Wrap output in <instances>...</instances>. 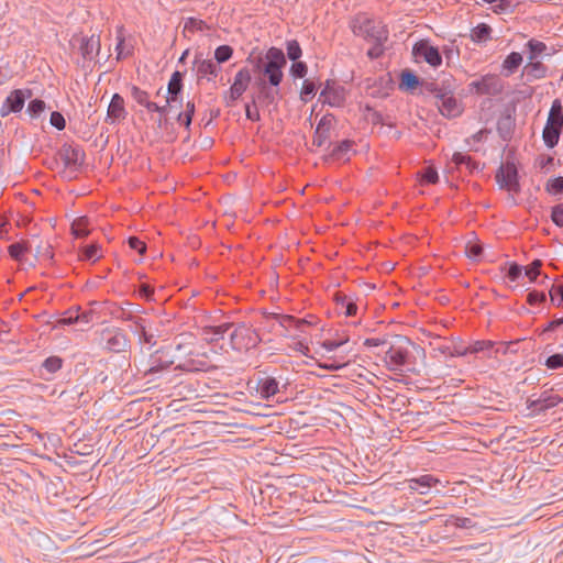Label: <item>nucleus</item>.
I'll return each mask as SVG.
<instances>
[{"label": "nucleus", "mask_w": 563, "mask_h": 563, "mask_svg": "<svg viewBox=\"0 0 563 563\" xmlns=\"http://www.w3.org/2000/svg\"><path fill=\"white\" fill-rule=\"evenodd\" d=\"M187 349L188 346L181 344V342L158 349L151 354L145 375H154L161 373L173 364H176V369L183 372L203 371L206 367V362L197 361L195 358H186L185 355L176 354V352Z\"/></svg>", "instance_id": "nucleus-1"}, {"label": "nucleus", "mask_w": 563, "mask_h": 563, "mask_svg": "<svg viewBox=\"0 0 563 563\" xmlns=\"http://www.w3.org/2000/svg\"><path fill=\"white\" fill-rule=\"evenodd\" d=\"M286 58L282 48L272 46L266 51L264 57L258 56L253 60L254 70L262 74V78L269 79L271 84H282L283 69L287 64Z\"/></svg>", "instance_id": "nucleus-2"}, {"label": "nucleus", "mask_w": 563, "mask_h": 563, "mask_svg": "<svg viewBox=\"0 0 563 563\" xmlns=\"http://www.w3.org/2000/svg\"><path fill=\"white\" fill-rule=\"evenodd\" d=\"M228 328L230 345L234 351H249L262 342L258 331L250 322H229Z\"/></svg>", "instance_id": "nucleus-3"}, {"label": "nucleus", "mask_w": 563, "mask_h": 563, "mask_svg": "<svg viewBox=\"0 0 563 563\" xmlns=\"http://www.w3.org/2000/svg\"><path fill=\"white\" fill-rule=\"evenodd\" d=\"M352 31L368 42L385 43L388 40V30L375 19L366 14H357L352 22Z\"/></svg>", "instance_id": "nucleus-4"}, {"label": "nucleus", "mask_w": 563, "mask_h": 563, "mask_svg": "<svg viewBox=\"0 0 563 563\" xmlns=\"http://www.w3.org/2000/svg\"><path fill=\"white\" fill-rule=\"evenodd\" d=\"M408 339L400 340L398 343L390 344L385 352L384 362L386 367L391 372H401L404 367L411 364V355L408 345Z\"/></svg>", "instance_id": "nucleus-5"}, {"label": "nucleus", "mask_w": 563, "mask_h": 563, "mask_svg": "<svg viewBox=\"0 0 563 563\" xmlns=\"http://www.w3.org/2000/svg\"><path fill=\"white\" fill-rule=\"evenodd\" d=\"M280 84H271L269 79L258 77L255 80L256 92L252 96L253 103H258L262 108H277L279 99H282Z\"/></svg>", "instance_id": "nucleus-6"}, {"label": "nucleus", "mask_w": 563, "mask_h": 563, "mask_svg": "<svg viewBox=\"0 0 563 563\" xmlns=\"http://www.w3.org/2000/svg\"><path fill=\"white\" fill-rule=\"evenodd\" d=\"M100 344L109 352L122 353L130 347V340L122 329L111 327L100 332Z\"/></svg>", "instance_id": "nucleus-7"}, {"label": "nucleus", "mask_w": 563, "mask_h": 563, "mask_svg": "<svg viewBox=\"0 0 563 563\" xmlns=\"http://www.w3.org/2000/svg\"><path fill=\"white\" fill-rule=\"evenodd\" d=\"M495 179L501 189L514 194L520 191L518 170L514 163L507 162L505 165H501L496 173Z\"/></svg>", "instance_id": "nucleus-8"}, {"label": "nucleus", "mask_w": 563, "mask_h": 563, "mask_svg": "<svg viewBox=\"0 0 563 563\" xmlns=\"http://www.w3.org/2000/svg\"><path fill=\"white\" fill-rule=\"evenodd\" d=\"M440 113L449 119L456 118L463 112L462 103L454 97V85L448 88L435 100Z\"/></svg>", "instance_id": "nucleus-9"}, {"label": "nucleus", "mask_w": 563, "mask_h": 563, "mask_svg": "<svg viewBox=\"0 0 563 563\" xmlns=\"http://www.w3.org/2000/svg\"><path fill=\"white\" fill-rule=\"evenodd\" d=\"M415 58L422 59L431 67H439L442 64V55L438 47L430 44L428 40L418 41L412 47Z\"/></svg>", "instance_id": "nucleus-10"}, {"label": "nucleus", "mask_w": 563, "mask_h": 563, "mask_svg": "<svg viewBox=\"0 0 563 563\" xmlns=\"http://www.w3.org/2000/svg\"><path fill=\"white\" fill-rule=\"evenodd\" d=\"M32 97L31 89H14L5 98L0 108V115L8 117L10 113L20 112L25 103V100Z\"/></svg>", "instance_id": "nucleus-11"}, {"label": "nucleus", "mask_w": 563, "mask_h": 563, "mask_svg": "<svg viewBox=\"0 0 563 563\" xmlns=\"http://www.w3.org/2000/svg\"><path fill=\"white\" fill-rule=\"evenodd\" d=\"M58 156L66 169L77 172L84 164L85 152L79 145L64 144L58 151Z\"/></svg>", "instance_id": "nucleus-12"}, {"label": "nucleus", "mask_w": 563, "mask_h": 563, "mask_svg": "<svg viewBox=\"0 0 563 563\" xmlns=\"http://www.w3.org/2000/svg\"><path fill=\"white\" fill-rule=\"evenodd\" d=\"M468 86L478 95L497 96L504 90V84L501 79L494 74H487L479 80L472 81Z\"/></svg>", "instance_id": "nucleus-13"}, {"label": "nucleus", "mask_w": 563, "mask_h": 563, "mask_svg": "<svg viewBox=\"0 0 563 563\" xmlns=\"http://www.w3.org/2000/svg\"><path fill=\"white\" fill-rule=\"evenodd\" d=\"M252 80L251 71L247 67L241 68L234 76L233 84L229 90V97L225 98L227 106H232L233 102L239 100L242 95L249 88V85Z\"/></svg>", "instance_id": "nucleus-14"}, {"label": "nucleus", "mask_w": 563, "mask_h": 563, "mask_svg": "<svg viewBox=\"0 0 563 563\" xmlns=\"http://www.w3.org/2000/svg\"><path fill=\"white\" fill-rule=\"evenodd\" d=\"M320 98L331 107H342L345 102V89L335 81L327 80Z\"/></svg>", "instance_id": "nucleus-15"}, {"label": "nucleus", "mask_w": 563, "mask_h": 563, "mask_svg": "<svg viewBox=\"0 0 563 563\" xmlns=\"http://www.w3.org/2000/svg\"><path fill=\"white\" fill-rule=\"evenodd\" d=\"M563 402V398L558 394L543 391L537 399L528 400V409L534 413L545 412Z\"/></svg>", "instance_id": "nucleus-16"}, {"label": "nucleus", "mask_w": 563, "mask_h": 563, "mask_svg": "<svg viewBox=\"0 0 563 563\" xmlns=\"http://www.w3.org/2000/svg\"><path fill=\"white\" fill-rule=\"evenodd\" d=\"M334 121L335 118L331 113L324 114L320 119L313 133L312 145L321 147L327 143V141L330 139V133L333 128Z\"/></svg>", "instance_id": "nucleus-17"}, {"label": "nucleus", "mask_w": 563, "mask_h": 563, "mask_svg": "<svg viewBox=\"0 0 563 563\" xmlns=\"http://www.w3.org/2000/svg\"><path fill=\"white\" fill-rule=\"evenodd\" d=\"M563 129V121H560L555 118L548 117L545 126L542 132V137L544 141V144L549 148H553L558 145L560 135Z\"/></svg>", "instance_id": "nucleus-18"}, {"label": "nucleus", "mask_w": 563, "mask_h": 563, "mask_svg": "<svg viewBox=\"0 0 563 563\" xmlns=\"http://www.w3.org/2000/svg\"><path fill=\"white\" fill-rule=\"evenodd\" d=\"M64 366V360L60 356L52 355L46 357L38 367V377L45 382H51L54 375Z\"/></svg>", "instance_id": "nucleus-19"}, {"label": "nucleus", "mask_w": 563, "mask_h": 563, "mask_svg": "<svg viewBox=\"0 0 563 563\" xmlns=\"http://www.w3.org/2000/svg\"><path fill=\"white\" fill-rule=\"evenodd\" d=\"M126 115L128 112L125 110L123 97L119 93H114L107 110L106 122L113 124L117 121L124 120Z\"/></svg>", "instance_id": "nucleus-20"}, {"label": "nucleus", "mask_w": 563, "mask_h": 563, "mask_svg": "<svg viewBox=\"0 0 563 563\" xmlns=\"http://www.w3.org/2000/svg\"><path fill=\"white\" fill-rule=\"evenodd\" d=\"M440 481L433 475L426 474L419 477H412L407 479L408 489L410 492H417L421 495L429 493L430 488L439 484Z\"/></svg>", "instance_id": "nucleus-21"}, {"label": "nucleus", "mask_w": 563, "mask_h": 563, "mask_svg": "<svg viewBox=\"0 0 563 563\" xmlns=\"http://www.w3.org/2000/svg\"><path fill=\"white\" fill-rule=\"evenodd\" d=\"M101 49V43H100V36L99 35H91V36H84L80 38V45L79 51L82 55V57L87 60L95 59Z\"/></svg>", "instance_id": "nucleus-22"}, {"label": "nucleus", "mask_w": 563, "mask_h": 563, "mask_svg": "<svg viewBox=\"0 0 563 563\" xmlns=\"http://www.w3.org/2000/svg\"><path fill=\"white\" fill-rule=\"evenodd\" d=\"M197 65V76L199 78L207 77L209 81L213 80L221 70V67L211 59L195 60Z\"/></svg>", "instance_id": "nucleus-23"}, {"label": "nucleus", "mask_w": 563, "mask_h": 563, "mask_svg": "<svg viewBox=\"0 0 563 563\" xmlns=\"http://www.w3.org/2000/svg\"><path fill=\"white\" fill-rule=\"evenodd\" d=\"M228 327L229 322H223L219 325H207L201 329V334L209 343L218 342L219 340L224 339L225 334H228Z\"/></svg>", "instance_id": "nucleus-24"}, {"label": "nucleus", "mask_w": 563, "mask_h": 563, "mask_svg": "<svg viewBox=\"0 0 563 563\" xmlns=\"http://www.w3.org/2000/svg\"><path fill=\"white\" fill-rule=\"evenodd\" d=\"M126 305L128 307L120 308L117 318L123 321H131L134 323L135 328H137L139 330H144L145 319L136 316L137 312H141L140 306H137L136 309H133L132 303L128 302Z\"/></svg>", "instance_id": "nucleus-25"}, {"label": "nucleus", "mask_w": 563, "mask_h": 563, "mask_svg": "<svg viewBox=\"0 0 563 563\" xmlns=\"http://www.w3.org/2000/svg\"><path fill=\"white\" fill-rule=\"evenodd\" d=\"M257 390L261 398L268 400L279 393V382L271 376L264 377L258 380Z\"/></svg>", "instance_id": "nucleus-26"}, {"label": "nucleus", "mask_w": 563, "mask_h": 563, "mask_svg": "<svg viewBox=\"0 0 563 563\" xmlns=\"http://www.w3.org/2000/svg\"><path fill=\"white\" fill-rule=\"evenodd\" d=\"M183 78H184V75L183 73L176 70L172 74V77L168 81V85H167V95L166 97L169 99V100H174V101H180V95H181V91H183Z\"/></svg>", "instance_id": "nucleus-27"}, {"label": "nucleus", "mask_w": 563, "mask_h": 563, "mask_svg": "<svg viewBox=\"0 0 563 563\" xmlns=\"http://www.w3.org/2000/svg\"><path fill=\"white\" fill-rule=\"evenodd\" d=\"M523 75L527 76L529 81L543 79L548 75V67L539 60H529L523 67Z\"/></svg>", "instance_id": "nucleus-28"}, {"label": "nucleus", "mask_w": 563, "mask_h": 563, "mask_svg": "<svg viewBox=\"0 0 563 563\" xmlns=\"http://www.w3.org/2000/svg\"><path fill=\"white\" fill-rule=\"evenodd\" d=\"M354 142L351 140H343L336 144L329 143V147L332 146L328 154V158L332 161H341L347 156V154L352 151Z\"/></svg>", "instance_id": "nucleus-29"}, {"label": "nucleus", "mask_w": 563, "mask_h": 563, "mask_svg": "<svg viewBox=\"0 0 563 563\" xmlns=\"http://www.w3.org/2000/svg\"><path fill=\"white\" fill-rule=\"evenodd\" d=\"M273 319L285 330L295 328L298 331H302V328L309 324L305 319H297L290 314L273 313Z\"/></svg>", "instance_id": "nucleus-30"}, {"label": "nucleus", "mask_w": 563, "mask_h": 563, "mask_svg": "<svg viewBox=\"0 0 563 563\" xmlns=\"http://www.w3.org/2000/svg\"><path fill=\"white\" fill-rule=\"evenodd\" d=\"M117 60H120L122 58H126L132 55L133 53V45L125 43V35H124V27L123 25H120L117 27Z\"/></svg>", "instance_id": "nucleus-31"}, {"label": "nucleus", "mask_w": 563, "mask_h": 563, "mask_svg": "<svg viewBox=\"0 0 563 563\" xmlns=\"http://www.w3.org/2000/svg\"><path fill=\"white\" fill-rule=\"evenodd\" d=\"M522 55L518 52H511L506 56L501 64V71L506 77L515 74L522 64Z\"/></svg>", "instance_id": "nucleus-32"}, {"label": "nucleus", "mask_w": 563, "mask_h": 563, "mask_svg": "<svg viewBox=\"0 0 563 563\" xmlns=\"http://www.w3.org/2000/svg\"><path fill=\"white\" fill-rule=\"evenodd\" d=\"M453 82L450 80H444L441 84L437 81H421V88L423 92L431 93L434 99L439 98V95H442L448 88L452 86Z\"/></svg>", "instance_id": "nucleus-33"}, {"label": "nucleus", "mask_w": 563, "mask_h": 563, "mask_svg": "<svg viewBox=\"0 0 563 563\" xmlns=\"http://www.w3.org/2000/svg\"><path fill=\"white\" fill-rule=\"evenodd\" d=\"M495 342L490 340H479L475 341L474 343L470 344L467 347H465L462 351H457L456 354L460 356H464L467 354H477L479 352L488 351L495 346Z\"/></svg>", "instance_id": "nucleus-34"}, {"label": "nucleus", "mask_w": 563, "mask_h": 563, "mask_svg": "<svg viewBox=\"0 0 563 563\" xmlns=\"http://www.w3.org/2000/svg\"><path fill=\"white\" fill-rule=\"evenodd\" d=\"M492 27L486 23H479L475 27L472 29L471 40L474 43H485L492 38Z\"/></svg>", "instance_id": "nucleus-35"}, {"label": "nucleus", "mask_w": 563, "mask_h": 563, "mask_svg": "<svg viewBox=\"0 0 563 563\" xmlns=\"http://www.w3.org/2000/svg\"><path fill=\"white\" fill-rule=\"evenodd\" d=\"M421 81L417 75L410 70H404L400 75L399 88L406 91H413Z\"/></svg>", "instance_id": "nucleus-36"}, {"label": "nucleus", "mask_w": 563, "mask_h": 563, "mask_svg": "<svg viewBox=\"0 0 563 563\" xmlns=\"http://www.w3.org/2000/svg\"><path fill=\"white\" fill-rule=\"evenodd\" d=\"M31 250H32V241L12 243L8 247L9 255L14 261H22V256L25 253L31 252Z\"/></svg>", "instance_id": "nucleus-37"}, {"label": "nucleus", "mask_w": 563, "mask_h": 563, "mask_svg": "<svg viewBox=\"0 0 563 563\" xmlns=\"http://www.w3.org/2000/svg\"><path fill=\"white\" fill-rule=\"evenodd\" d=\"M526 47L528 49V59L529 60H537L539 56L544 54L548 49V46L545 43L531 38L526 43Z\"/></svg>", "instance_id": "nucleus-38"}, {"label": "nucleus", "mask_w": 563, "mask_h": 563, "mask_svg": "<svg viewBox=\"0 0 563 563\" xmlns=\"http://www.w3.org/2000/svg\"><path fill=\"white\" fill-rule=\"evenodd\" d=\"M89 224L87 217L76 218L71 223V233L77 239L86 238L89 234Z\"/></svg>", "instance_id": "nucleus-39"}, {"label": "nucleus", "mask_w": 563, "mask_h": 563, "mask_svg": "<svg viewBox=\"0 0 563 563\" xmlns=\"http://www.w3.org/2000/svg\"><path fill=\"white\" fill-rule=\"evenodd\" d=\"M450 523L454 525L456 528L460 529H473L477 527V523L473 519L467 517H459L454 515L450 516L444 520L445 526Z\"/></svg>", "instance_id": "nucleus-40"}, {"label": "nucleus", "mask_w": 563, "mask_h": 563, "mask_svg": "<svg viewBox=\"0 0 563 563\" xmlns=\"http://www.w3.org/2000/svg\"><path fill=\"white\" fill-rule=\"evenodd\" d=\"M195 114V103L192 101H187L185 111L178 113L177 121L184 125L187 130L190 129L192 118Z\"/></svg>", "instance_id": "nucleus-41"}, {"label": "nucleus", "mask_w": 563, "mask_h": 563, "mask_svg": "<svg viewBox=\"0 0 563 563\" xmlns=\"http://www.w3.org/2000/svg\"><path fill=\"white\" fill-rule=\"evenodd\" d=\"M101 257L100 246L97 243L84 246L80 250V258L82 261L96 262Z\"/></svg>", "instance_id": "nucleus-42"}, {"label": "nucleus", "mask_w": 563, "mask_h": 563, "mask_svg": "<svg viewBox=\"0 0 563 563\" xmlns=\"http://www.w3.org/2000/svg\"><path fill=\"white\" fill-rule=\"evenodd\" d=\"M452 162L457 166H462V165H465L466 168L470 170V172H473L474 169L477 168V163L470 156V155H465V154H462L460 152H455L452 156Z\"/></svg>", "instance_id": "nucleus-43"}, {"label": "nucleus", "mask_w": 563, "mask_h": 563, "mask_svg": "<svg viewBox=\"0 0 563 563\" xmlns=\"http://www.w3.org/2000/svg\"><path fill=\"white\" fill-rule=\"evenodd\" d=\"M286 52L287 57L292 62L299 60V58L302 56V49L297 40H289L286 42Z\"/></svg>", "instance_id": "nucleus-44"}, {"label": "nucleus", "mask_w": 563, "mask_h": 563, "mask_svg": "<svg viewBox=\"0 0 563 563\" xmlns=\"http://www.w3.org/2000/svg\"><path fill=\"white\" fill-rule=\"evenodd\" d=\"M316 92V84L309 79H305L300 90V100L303 102H308L314 97Z\"/></svg>", "instance_id": "nucleus-45"}, {"label": "nucleus", "mask_w": 563, "mask_h": 563, "mask_svg": "<svg viewBox=\"0 0 563 563\" xmlns=\"http://www.w3.org/2000/svg\"><path fill=\"white\" fill-rule=\"evenodd\" d=\"M512 120L510 117L501 118L497 123V130L503 140H508L511 136L512 132Z\"/></svg>", "instance_id": "nucleus-46"}, {"label": "nucleus", "mask_w": 563, "mask_h": 563, "mask_svg": "<svg viewBox=\"0 0 563 563\" xmlns=\"http://www.w3.org/2000/svg\"><path fill=\"white\" fill-rule=\"evenodd\" d=\"M233 55V48L230 45H220L214 51L216 63L222 64L228 62Z\"/></svg>", "instance_id": "nucleus-47"}, {"label": "nucleus", "mask_w": 563, "mask_h": 563, "mask_svg": "<svg viewBox=\"0 0 563 563\" xmlns=\"http://www.w3.org/2000/svg\"><path fill=\"white\" fill-rule=\"evenodd\" d=\"M541 266H542L541 260H534L531 264H529L525 268V275L529 278V280L531 283L537 282V278L541 274Z\"/></svg>", "instance_id": "nucleus-48"}, {"label": "nucleus", "mask_w": 563, "mask_h": 563, "mask_svg": "<svg viewBox=\"0 0 563 563\" xmlns=\"http://www.w3.org/2000/svg\"><path fill=\"white\" fill-rule=\"evenodd\" d=\"M551 302L560 307L563 305V284H552L549 291Z\"/></svg>", "instance_id": "nucleus-49"}, {"label": "nucleus", "mask_w": 563, "mask_h": 563, "mask_svg": "<svg viewBox=\"0 0 563 563\" xmlns=\"http://www.w3.org/2000/svg\"><path fill=\"white\" fill-rule=\"evenodd\" d=\"M545 190L551 195H562L563 194V176H559L552 179H549L545 185Z\"/></svg>", "instance_id": "nucleus-50"}, {"label": "nucleus", "mask_w": 563, "mask_h": 563, "mask_svg": "<svg viewBox=\"0 0 563 563\" xmlns=\"http://www.w3.org/2000/svg\"><path fill=\"white\" fill-rule=\"evenodd\" d=\"M46 108L45 101L42 99H33L29 102L26 112L32 118H37Z\"/></svg>", "instance_id": "nucleus-51"}, {"label": "nucleus", "mask_w": 563, "mask_h": 563, "mask_svg": "<svg viewBox=\"0 0 563 563\" xmlns=\"http://www.w3.org/2000/svg\"><path fill=\"white\" fill-rule=\"evenodd\" d=\"M521 2L522 0H498L494 11L496 13L512 12Z\"/></svg>", "instance_id": "nucleus-52"}, {"label": "nucleus", "mask_w": 563, "mask_h": 563, "mask_svg": "<svg viewBox=\"0 0 563 563\" xmlns=\"http://www.w3.org/2000/svg\"><path fill=\"white\" fill-rule=\"evenodd\" d=\"M289 73L294 78H305L308 73V66L301 60L294 62Z\"/></svg>", "instance_id": "nucleus-53"}, {"label": "nucleus", "mask_w": 563, "mask_h": 563, "mask_svg": "<svg viewBox=\"0 0 563 563\" xmlns=\"http://www.w3.org/2000/svg\"><path fill=\"white\" fill-rule=\"evenodd\" d=\"M131 96L137 102L140 106H145L147 101L150 100V95L147 91L141 89L137 86H132L131 88Z\"/></svg>", "instance_id": "nucleus-54"}, {"label": "nucleus", "mask_w": 563, "mask_h": 563, "mask_svg": "<svg viewBox=\"0 0 563 563\" xmlns=\"http://www.w3.org/2000/svg\"><path fill=\"white\" fill-rule=\"evenodd\" d=\"M421 181L427 185H433L439 181V175L435 168L429 166L426 167L421 175Z\"/></svg>", "instance_id": "nucleus-55"}, {"label": "nucleus", "mask_w": 563, "mask_h": 563, "mask_svg": "<svg viewBox=\"0 0 563 563\" xmlns=\"http://www.w3.org/2000/svg\"><path fill=\"white\" fill-rule=\"evenodd\" d=\"M544 365H545V366H547V368H549V369H559V368H563V354H561V353H556V354L550 355V356L545 360Z\"/></svg>", "instance_id": "nucleus-56"}, {"label": "nucleus", "mask_w": 563, "mask_h": 563, "mask_svg": "<svg viewBox=\"0 0 563 563\" xmlns=\"http://www.w3.org/2000/svg\"><path fill=\"white\" fill-rule=\"evenodd\" d=\"M258 103H246L245 104V117L247 120L252 122H257L261 120V114L258 111Z\"/></svg>", "instance_id": "nucleus-57"}, {"label": "nucleus", "mask_w": 563, "mask_h": 563, "mask_svg": "<svg viewBox=\"0 0 563 563\" xmlns=\"http://www.w3.org/2000/svg\"><path fill=\"white\" fill-rule=\"evenodd\" d=\"M545 300H547V295L544 291L532 290L527 295V302L530 306H536V305L542 303Z\"/></svg>", "instance_id": "nucleus-58"}, {"label": "nucleus", "mask_w": 563, "mask_h": 563, "mask_svg": "<svg viewBox=\"0 0 563 563\" xmlns=\"http://www.w3.org/2000/svg\"><path fill=\"white\" fill-rule=\"evenodd\" d=\"M206 22L196 18H188L185 22V30L190 32L195 31H203L206 27Z\"/></svg>", "instance_id": "nucleus-59"}, {"label": "nucleus", "mask_w": 563, "mask_h": 563, "mask_svg": "<svg viewBox=\"0 0 563 563\" xmlns=\"http://www.w3.org/2000/svg\"><path fill=\"white\" fill-rule=\"evenodd\" d=\"M49 122L58 131H63L66 128V120L64 115L58 111H53L51 113Z\"/></svg>", "instance_id": "nucleus-60"}, {"label": "nucleus", "mask_w": 563, "mask_h": 563, "mask_svg": "<svg viewBox=\"0 0 563 563\" xmlns=\"http://www.w3.org/2000/svg\"><path fill=\"white\" fill-rule=\"evenodd\" d=\"M551 220L560 228H563V205H556L552 208Z\"/></svg>", "instance_id": "nucleus-61"}, {"label": "nucleus", "mask_w": 563, "mask_h": 563, "mask_svg": "<svg viewBox=\"0 0 563 563\" xmlns=\"http://www.w3.org/2000/svg\"><path fill=\"white\" fill-rule=\"evenodd\" d=\"M128 244L132 250L136 251L140 255H144L146 252L145 242L141 241L136 236H130L128 240Z\"/></svg>", "instance_id": "nucleus-62"}, {"label": "nucleus", "mask_w": 563, "mask_h": 563, "mask_svg": "<svg viewBox=\"0 0 563 563\" xmlns=\"http://www.w3.org/2000/svg\"><path fill=\"white\" fill-rule=\"evenodd\" d=\"M549 117L550 118H555L560 121H563V106H562V102L560 99H555L553 102H552V106H551V109H550V112H549Z\"/></svg>", "instance_id": "nucleus-63"}, {"label": "nucleus", "mask_w": 563, "mask_h": 563, "mask_svg": "<svg viewBox=\"0 0 563 563\" xmlns=\"http://www.w3.org/2000/svg\"><path fill=\"white\" fill-rule=\"evenodd\" d=\"M58 323L60 325H70L78 323V316L76 313V308H71L65 312V317L62 318Z\"/></svg>", "instance_id": "nucleus-64"}]
</instances>
